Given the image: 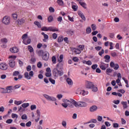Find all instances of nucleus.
Here are the masks:
<instances>
[{
  "label": "nucleus",
  "instance_id": "38",
  "mask_svg": "<svg viewBox=\"0 0 129 129\" xmlns=\"http://www.w3.org/2000/svg\"><path fill=\"white\" fill-rule=\"evenodd\" d=\"M28 49L29 51L30 52V53H33V52H34V49L33 48V47L31 46L28 45Z\"/></svg>",
  "mask_w": 129,
  "mask_h": 129
},
{
  "label": "nucleus",
  "instance_id": "58",
  "mask_svg": "<svg viewBox=\"0 0 129 129\" xmlns=\"http://www.w3.org/2000/svg\"><path fill=\"white\" fill-rule=\"evenodd\" d=\"M111 55L112 57H116V56H117V53L115 52H112L111 53Z\"/></svg>",
  "mask_w": 129,
  "mask_h": 129
},
{
  "label": "nucleus",
  "instance_id": "51",
  "mask_svg": "<svg viewBox=\"0 0 129 129\" xmlns=\"http://www.w3.org/2000/svg\"><path fill=\"white\" fill-rule=\"evenodd\" d=\"M45 76H46V77H51V76H52V74L51 72H46L45 73Z\"/></svg>",
  "mask_w": 129,
  "mask_h": 129
},
{
  "label": "nucleus",
  "instance_id": "14",
  "mask_svg": "<svg viewBox=\"0 0 129 129\" xmlns=\"http://www.w3.org/2000/svg\"><path fill=\"white\" fill-rule=\"evenodd\" d=\"M10 52H11V53H16L19 52V48H18V47H13L10 48Z\"/></svg>",
  "mask_w": 129,
  "mask_h": 129
},
{
  "label": "nucleus",
  "instance_id": "9",
  "mask_svg": "<svg viewBox=\"0 0 129 129\" xmlns=\"http://www.w3.org/2000/svg\"><path fill=\"white\" fill-rule=\"evenodd\" d=\"M49 56H50L49 52L47 51H44L42 56L43 60H44L45 61H48V60H49Z\"/></svg>",
  "mask_w": 129,
  "mask_h": 129
},
{
  "label": "nucleus",
  "instance_id": "2",
  "mask_svg": "<svg viewBox=\"0 0 129 129\" xmlns=\"http://www.w3.org/2000/svg\"><path fill=\"white\" fill-rule=\"evenodd\" d=\"M52 73L53 77L56 79V78H58V77H61L62 75L64 74V73L63 72L58 70V69L54 68L53 70L52 71Z\"/></svg>",
  "mask_w": 129,
  "mask_h": 129
},
{
  "label": "nucleus",
  "instance_id": "33",
  "mask_svg": "<svg viewBox=\"0 0 129 129\" xmlns=\"http://www.w3.org/2000/svg\"><path fill=\"white\" fill-rule=\"evenodd\" d=\"M1 42H2V43L7 44V43H8V39H7L6 38H2L1 39Z\"/></svg>",
  "mask_w": 129,
  "mask_h": 129
},
{
  "label": "nucleus",
  "instance_id": "8",
  "mask_svg": "<svg viewBox=\"0 0 129 129\" xmlns=\"http://www.w3.org/2000/svg\"><path fill=\"white\" fill-rule=\"evenodd\" d=\"M43 96L45 97V98H46V99H47V100H48L49 101H56V100H57L56 98L53 96H49L47 94H44Z\"/></svg>",
  "mask_w": 129,
  "mask_h": 129
},
{
  "label": "nucleus",
  "instance_id": "12",
  "mask_svg": "<svg viewBox=\"0 0 129 129\" xmlns=\"http://www.w3.org/2000/svg\"><path fill=\"white\" fill-rule=\"evenodd\" d=\"M9 65L10 68H15L16 67V61L14 60H9Z\"/></svg>",
  "mask_w": 129,
  "mask_h": 129
},
{
  "label": "nucleus",
  "instance_id": "53",
  "mask_svg": "<svg viewBox=\"0 0 129 129\" xmlns=\"http://www.w3.org/2000/svg\"><path fill=\"white\" fill-rule=\"evenodd\" d=\"M52 62L53 64H56V57L54 56L52 57Z\"/></svg>",
  "mask_w": 129,
  "mask_h": 129
},
{
  "label": "nucleus",
  "instance_id": "39",
  "mask_svg": "<svg viewBox=\"0 0 129 129\" xmlns=\"http://www.w3.org/2000/svg\"><path fill=\"white\" fill-rule=\"evenodd\" d=\"M96 122H97V120H96V119H92L90 120V121L88 122V123H96Z\"/></svg>",
  "mask_w": 129,
  "mask_h": 129
},
{
  "label": "nucleus",
  "instance_id": "27",
  "mask_svg": "<svg viewBox=\"0 0 129 129\" xmlns=\"http://www.w3.org/2000/svg\"><path fill=\"white\" fill-rule=\"evenodd\" d=\"M63 59H64V55L63 54H60L58 59V62L61 63V62L63 61Z\"/></svg>",
  "mask_w": 129,
  "mask_h": 129
},
{
  "label": "nucleus",
  "instance_id": "50",
  "mask_svg": "<svg viewBox=\"0 0 129 129\" xmlns=\"http://www.w3.org/2000/svg\"><path fill=\"white\" fill-rule=\"evenodd\" d=\"M86 33L87 34H90V33H91V28L90 27H88L86 29Z\"/></svg>",
  "mask_w": 129,
  "mask_h": 129
},
{
  "label": "nucleus",
  "instance_id": "54",
  "mask_svg": "<svg viewBox=\"0 0 129 129\" xmlns=\"http://www.w3.org/2000/svg\"><path fill=\"white\" fill-rule=\"evenodd\" d=\"M27 71L28 72H30L31 70H32V67H31L30 65H29L27 68H26Z\"/></svg>",
  "mask_w": 129,
  "mask_h": 129
},
{
  "label": "nucleus",
  "instance_id": "26",
  "mask_svg": "<svg viewBox=\"0 0 129 129\" xmlns=\"http://www.w3.org/2000/svg\"><path fill=\"white\" fill-rule=\"evenodd\" d=\"M104 58L106 59L105 62L108 63V62H109V60L110 59V56L108 55H105Z\"/></svg>",
  "mask_w": 129,
  "mask_h": 129
},
{
  "label": "nucleus",
  "instance_id": "7",
  "mask_svg": "<svg viewBox=\"0 0 129 129\" xmlns=\"http://www.w3.org/2000/svg\"><path fill=\"white\" fill-rule=\"evenodd\" d=\"M10 22L11 18H10L9 16L4 17L2 20V23H3L4 25H10Z\"/></svg>",
  "mask_w": 129,
  "mask_h": 129
},
{
  "label": "nucleus",
  "instance_id": "49",
  "mask_svg": "<svg viewBox=\"0 0 129 129\" xmlns=\"http://www.w3.org/2000/svg\"><path fill=\"white\" fill-rule=\"evenodd\" d=\"M22 119H28V116H27V114H24L21 116Z\"/></svg>",
  "mask_w": 129,
  "mask_h": 129
},
{
  "label": "nucleus",
  "instance_id": "42",
  "mask_svg": "<svg viewBox=\"0 0 129 129\" xmlns=\"http://www.w3.org/2000/svg\"><path fill=\"white\" fill-rule=\"evenodd\" d=\"M20 75V72L19 71H15L13 73V76H18Z\"/></svg>",
  "mask_w": 129,
  "mask_h": 129
},
{
  "label": "nucleus",
  "instance_id": "61",
  "mask_svg": "<svg viewBox=\"0 0 129 129\" xmlns=\"http://www.w3.org/2000/svg\"><path fill=\"white\" fill-rule=\"evenodd\" d=\"M119 102H120V101L119 100H114L113 101V103H114V104H119Z\"/></svg>",
  "mask_w": 129,
  "mask_h": 129
},
{
  "label": "nucleus",
  "instance_id": "15",
  "mask_svg": "<svg viewBox=\"0 0 129 129\" xmlns=\"http://www.w3.org/2000/svg\"><path fill=\"white\" fill-rule=\"evenodd\" d=\"M26 19L25 18H22L20 19H18L17 23L18 25H23L25 23Z\"/></svg>",
  "mask_w": 129,
  "mask_h": 129
},
{
  "label": "nucleus",
  "instance_id": "48",
  "mask_svg": "<svg viewBox=\"0 0 129 129\" xmlns=\"http://www.w3.org/2000/svg\"><path fill=\"white\" fill-rule=\"evenodd\" d=\"M12 118H18V117H19V116H18V114H17L12 113Z\"/></svg>",
  "mask_w": 129,
  "mask_h": 129
},
{
  "label": "nucleus",
  "instance_id": "43",
  "mask_svg": "<svg viewBox=\"0 0 129 129\" xmlns=\"http://www.w3.org/2000/svg\"><path fill=\"white\" fill-rule=\"evenodd\" d=\"M91 67L93 70H95V69H97V67H98V65H97V64H93Z\"/></svg>",
  "mask_w": 129,
  "mask_h": 129
},
{
  "label": "nucleus",
  "instance_id": "63",
  "mask_svg": "<svg viewBox=\"0 0 129 129\" xmlns=\"http://www.w3.org/2000/svg\"><path fill=\"white\" fill-rule=\"evenodd\" d=\"M12 122H13V119H9L6 121V123L10 124V123H12Z\"/></svg>",
  "mask_w": 129,
  "mask_h": 129
},
{
  "label": "nucleus",
  "instance_id": "30",
  "mask_svg": "<svg viewBox=\"0 0 129 129\" xmlns=\"http://www.w3.org/2000/svg\"><path fill=\"white\" fill-rule=\"evenodd\" d=\"M47 21H48V23H51V22H53V21H54V18H53V16H49L48 17Z\"/></svg>",
  "mask_w": 129,
  "mask_h": 129
},
{
  "label": "nucleus",
  "instance_id": "44",
  "mask_svg": "<svg viewBox=\"0 0 129 129\" xmlns=\"http://www.w3.org/2000/svg\"><path fill=\"white\" fill-rule=\"evenodd\" d=\"M61 124L64 127H66V126H67V122L65 120H63L62 121Z\"/></svg>",
  "mask_w": 129,
  "mask_h": 129
},
{
  "label": "nucleus",
  "instance_id": "60",
  "mask_svg": "<svg viewBox=\"0 0 129 129\" xmlns=\"http://www.w3.org/2000/svg\"><path fill=\"white\" fill-rule=\"evenodd\" d=\"M91 28L93 31H95V30H96V25H95V24H92Z\"/></svg>",
  "mask_w": 129,
  "mask_h": 129
},
{
  "label": "nucleus",
  "instance_id": "34",
  "mask_svg": "<svg viewBox=\"0 0 129 129\" xmlns=\"http://www.w3.org/2000/svg\"><path fill=\"white\" fill-rule=\"evenodd\" d=\"M29 105H30V104L29 103H24L22 104V106L24 108H26V107H28Z\"/></svg>",
  "mask_w": 129,
  "mask_h": 129
},
{
  "label": "nucleus",
  "instance_id": "32",
  "mask_svg": "<svg viewBox=\"0 0 129 129\" xmlns=\"http://www.w3.org/2000/svg\"><path fill=\"white\" fill-rule=\"evenodd\" d=\"M34 24L37 26L38 28H41V23H40V22H38L37 21H35Z\"/></svg>",
  "mask_w": 129,
  "mask_h": 129
},
{
  "label": "nucleus",
  "instance_id": "23",
  "mask_svg": "<svg viewBox=\"0 0 129 129\" xmlns=\"http://www.w3.org/2000/svg\"><path fill=\"white\" fill-rule=\"evenodd\" d=\"M56 3L60 7H63V6H64V2H63L62 0H57Z\"/></svg>",
  "mask_w": 129,
  "mask_h": 129
},
{
  "label": "nucleus",
  "instance_id": "56",
  "mask_svg": "<svg viewBox=\"0 0 129 129\" xmlns=\"http://www.w3.org/2000/svg\"><path fill=\"white\" fill-rule=\"evenodd\" d=\"M58 37V35L56 33L52 34V38L54 40H56V38Z\"/></svg>",
  "mask_w": 129,
  "mask_h": 129
},
{
  "label": "nucleus",
  "instance_id": "37",
  "mask_svg": "<svg viewBox=\"0 0 129 129\" xmlns=\"http://www.w3.org/2000/svg\"><path fill=\"white\" fill-rule=\"evenodd\" d=\"M72 8L73 10H74V12H76L77 10H78V6L77 5H73Z\"/></svg>",
  "mask_w": 129,
  "mask_h": 129
},
{
  "label": "nucleus",
  "instance_id": "47",
  "mask_svg": "<svg viewBox=\"0 0 129 129\" xmlns=\"http://www.w3.org/2000/svg\"><path fill=\"white\" fill-rule=\"evenodd\" d=\"M83 49H84V45H80L79 46V50H80L81 52H82V51H83Z\"/></svg>",
  "mask_w": 129,
  "mask_h": 129
},
{
  "label": "nucleus",
  "instance_id": "28",
  "mask_svg": "<svg viewBox=\"0 0 129 129\" xmlns=\"http://www.w3.org/2000/svg\"><path fill=\"white\" fill-rule=\"evenodd\" d=\"M63 36L60 35L57 38V42L58 43H61L63 42Z\"/></svg>",
  "mask_w": 129,
  "mask_h": 129
},
{
  "label": "nucleus",
  "instance_id": "4",
  "mask_svg": "<svg viewBox=\"0 0 129 129\" xmlns=\"http://www.w3.org/2000/svg\"><path fill=\"white\" fill-rule=\"evenodd\" d=\"M74 105L76 107H86L87 106V103L83 101L77 102L76 101H74Z\"/></svg>",
  "mask_w": 129,
  "mask_h": 129
},
{
  "label": "nucleus",
  "instance_id": "29",
  "mask_svg": "<svg viewBox=\"0 0 129 129\" xmlns=\"http://www.w3.org/2000/svg\"><path fill=\"white\" fill-rule=\"evenodd\" d=\"M56 67L58 69H62L63 68V63L59 62L57 64Z\"/></svg>",
  "mask_w": 129,
  "mask_h": 129
},
{
  "label": "nucleus",
  "instance_id": "62",
  "mask_svg": "<svg viewBox=\"0 0 129 129\" xmlns=\"http://www.w3.org/2000/svg\"><path fill=\"white\" fill-rule=\"evenodd\" d=\"M109 36L110 38H111V39H113V38H114V33H109Z\"/></svg>",
  "mask_w": 129,
  "mask_h": 129
},
{
  "label": "nucleus",
  "instance_id": "36",
  "mask_svg": "<svg viewBox=\"0 0 129 129\" xmlns=\"http://www.w3.org/2000/svg\"><path fill=\"white\" fill-rule=\"evenodd\" d=\"M16 58L17 56L16 55H11L9 57V59H10V60H14V61L16 60Z\"/></svg>",
  "mask_w": 129,
  "mask_h": 129
},
{
  "label": "nucleus",
  "instance_id": "1",
  "mask_svg": "<svg viewBox=\"0 0 129 129\" xmlns=\"http://www.w3.org/2000/svg\"><path fill=\"white\" fill-rule=\"evenodd\" d=\"M74 101L75 100L73 99H71L70 100H67V99H62V103L61 104L62 106L64 107V108H67L68 106L70 107H73V104L74 105Z\"/></svg>",
  "mask_w": 129,
  "mask_h": 129
},
{
  "label": "nucleus",
  "instance_id": "24",
  "mask_svg": "<svg viewBox=\"0 0 129 129\" xmlns=\"http://www.w3.org/2000/svg\"><path fill=\"white\" fill-rule=\"evenodd\" d=\"M73 51L76 53V54H80L81 53V50L78 48H74Z\"/></svg>",
  "mask_w": 129,
  "mask_h": 129
},
{
  "label": "nucleus",
  "instance_id": "5",
  "mask_svg": "<svg viewBox=\"0 0 129 129\" xmlns=\"http://www.w3.org/2000/svg\"><path fill=\"white\" fill-rule=\"evenodd\" d=\"M33 76H34V72L32 71H30L29 73L28 72H25L24 73V77L26 78V79H28V80L31 79Z\"/></svg>",
  "mask_w": 129,
  "mask_h": 129
},
{
  "label": "nucleus",
  "instance_id": "45",
  "mask_svg": "<svg viewBox=\"0 0 129 129\" xmlns=\"http://www.w3.org/2000/svg\"><path fill=\"white\" fill-rule=\"evenodd\" d=\"M36 108H37V106H36V105H32L30 106L31 110H35Z\"/></svg>",
  "mask_w": 129,
  "mask_h": 129
},
{
  "label": "nucleus",
  "instance_id": "22",
  "mask_svg": "<svg viewBox=\"0 0 129 129\" xmlns=\"http://www.w3.org/2000/svg\"><path fill=\"white\" fill-rule=\"evenodd\" d=\"M41 35H42L44 37V39H43V42H46V40H48L49 39V36L48 35L45 34V33L42 32Z\"/></svg>",
  "mask_w": 129,
  "mask_h": 129
},
{
  "label": "nucleus",
  "instance_id": "10",
  "mask_svg": "<svg viewBox=\"0 0 129 129\" xmlns=\"http://www.w3.org/2000/svg\"><path fill=\"white\" fill-rule=\"evenodd\" d=\"M108 66H109L108 64L105 63L103 62H101L99 65L100 68H101L102 70H104V71L106 70V69L108 68Z\"/></svg>",
  "mask_w": 129,
  "mask_h": 129
},
{
  "label": "nucleus",
  "instance_id": "20",
  "mask_svg": "<svg viewBox=\"0 0 129 129\" xmlns=\"http://www.w3.org/2000/svg\"><path fill=\"white\" fill-rule=\"evenodd\" d=\"M88 93V91H86L85 90H82L80 92V94L83 95V96H85V95H87Z\"/></svg>",
  "mask_w": 129,
  "mask_h": 129
},
{
  "label": "nucleus",
  "instance_id": "35",
  "mask_svg": "<svg viewBox=\"0 0 129 129\" xmlns=\"http://www.w3.org/2000/svg\"><path fill=\"white\" fill-rule=\"evenodd\" d=\"M44 53V51L43 50H39L37 52V54L38 56H42L43 54Z\"/></svg>",
  "mask_w": 129,
  "mask_h": 129
},
{
  "label": "nucleus",
  "instance_id": "16",
  "mask_svg": "<svg viewBox=\"0 0 129 129\" xmlns=\"http://www.w3.org/2000/svg\"><path fill=\"white\" fill-rule=\"evenodd\" d=\"M78 14L79 15V16L80 17H81V19H82V20H83V21L86 20V18H85V16H84V15L81 11H78Z\"/></svg>",
  "mask_w": 129,
  "mask_h": 129
},
{
  "label": "nucleus",
  "instance_id": "41",
  "mask_svg": "<svg viewBox=\"0 0 129 129\" xmlns=\"http://www.w3.org/2000/svg\"><path fill=\"white\" fill-rule=\"evenodd\" d=\"M36 115L37 117H41V112H40V110L37 109L36 110Z\"/></svg>",
  "mask_w": 129,
  "mask_h": 129
},
{
  "label": "nucleus",
  "instance_id": "31",
  "mask_svg": "<svg viewBox=\"0 0 129 129\" xmlns=\"http://www.w3.org/2000/svg\"><path fill=\"white\" fill-rule=\"evenodd\" d=\"M23 101H14V104H16V105H20V104H22L23 103Z\"/></svg>",
  "mask_w": 129,
  "mask_h": 129
},
{
  "label": "nucleus",
  "instance_id": "55",
  "mask_svg": "<svg viewBox=\"0 0 129 129\" xmlns=\"http://www.w3.org/2000/svg\"><path fill=\"white\" fill-rule=\"evenodd\" d=\"M49 11L50 13H54V12H55V9H54V8H53V7H49Z\"/></svg>",
  "mask_w": 129,
  "mask_h": 129
},
{
  "label": "nucleus",
  "instance_id": "19",
  "mask_svg": "<svg viewBox=\"0 0 129 129\" xmlns=\"http://www.w3.org/2000/svg\"><path fill=\"white\" fill-rule=\"evenodd\" d=\"M96 110H97V106L96 105H93L90 108V111L91 112H93L94 111H96Z\"/></svg>",
  "mask_w": 129,
  "mask_h": 129
},
{
  "label": "nucleus",
  "instance_id": "17",
  "mask_svg": "<svg viewBox=\"0 0 129 129\" xmlns=\"http://www.w3.org/2000/svg\"><path fill=\"white\" fill-rule=\"evenodd\" d=\"M7 93H12L13 90V86H10L6 87Z\"/></svg>",
  "mask_w": 129,
  "mask_h": 129
},
{
  "label": "nucleus",
  "instance_id": "40",
  "mask_svg": "<svg viewBox=\"0 0 129 129\" xmlns=\"http://www.w3.org/2000/svg\"><path fill=\"white\" fill-rule=\"evenodd\" d=\"M41 31H44L45 32H47V31H49V27L44 26V27H42Z\"/></svg>",
  "mask_w": 129,
  "mask_h": 129
},
{
  "label": "nucleus",
  "instance_id": "3",
  "mask_svg": "<svg viewBox=\"0 0 129 129\" xmlns=\"http://www.w3.org/2000/svg\"><path fill=\"white\" fill-rule=\"evenodd\" d=\"M22 39L23 40L22 43L24 45H29L31 44V39L28 38V34H24L22 36Z\"/></svg>",
  "mask_w": 129,
  "mask_h": 129
},
{
  "label": "nucleus",
  "instance_id": "59",
  "mask_svg": "<svg viewBox=\"0 0 129 129\" xmlns=\"http://www.w3.org/2000/svg\"><path fill=\"white\" fill-rule=\"evenodd\" d=\"M92 91H93L94 92H96L98 90L97 87H94L92 88Z\"/></svg>",
  "mask_w": 129,
  "mask_h": 129
},
{
  "label": "nucleus",
  "instance_id": "21",
  "mask_svg": "<svg viewBox=\"0 0 129 129\" xmlns=\"http://www.w3.org/2000/svg\"><path fill=\"white\" fill-rule=\"evenodd\" d=\"M79 4L81 6V7L84 8V9H87V5L85 2L80 1Z\"/></svg>",
  "mask_w": 129,
  "mask_h": 129
},
{
  "label": "nucleus",
  "instance_id": "11",
  "mask_svg": "<svg viewBox=\"0 0 129 129\" xmlns=\"http://www.w3.org/2000/svg\"><path fill=\"white\" fill-rule=\"evenodd\" d=\"M86 88H88L89 89H90L92 88V87H94V85L92 82L87 81L86 82Z\"/></svg>",
  "mask_w": 129,
  "mask_h": 129
},
{
  "label": "nucleus",
  "instance_id": "64",
  "mask_svg": "<svg viewBox=\"0 0 129 129\" xmlns=\"http://www.w3.org/2000/svg\"><path fill=\"white\" fill-rule=\"evenodd\" d=\"M97 120L98 121H101L102 120V116H98Z\"/></svg>",
  "mask_w": 129,
  "mask_h": 129
},
{
  "label": "nucleus",
  "instance_id": "25",
  "mask_svg": "<svg viewBox=\"0 0 129 129\" xmlns=\"http://www.w3.org/2000/svg\"><path fill=\"white\" fill-rule=\"evenodd\" d=\"M67 82L69 85H73V81L70 78H68L67 79Z\"/></svg>",
  "mask_w": 129,
  "mask_h": 129
},
{
  "label": "nucleus",
  "instance_id": "18",
  "mask_svg": "<svg viewBox=\"0 0 129 129\" xmlns=\"http://www.w3.org/2000/svg\"><path fill=\"white\" fill-rule=\"evenodd\" d=\"M121 104L122 105L123 109H126L127 108V102L126 101H122L121 102Z\"/></svg>",
  "mask_w": 129,
  "mask_h": 129
},
{
  "label": "nucleus",
  "instance_id": "6",
  "mask_svg": "<svg viewBox=\"0 0 129 129\" xmlns=\"http://www.w3.org/2000/svg\"><path fill=\"white\" fill-rule=\"evenodd\" d=\"M9 68V64L6 62H3L0 63V69L1 70H3V71H6V70H8Z\"/></svg>",
  "mask_w": 129,
  "mask_h": 129
},
{
  "label": "nucleus",
  "instance_id": "46",
  "mask_svg": "<svg viewBox=\"0 0 129 129\" xmlns=\"http://www.w3.org/2000/svg\"><path fill=\"white\" fill-rule=\"evenodd\" d=\"M114 70H118V68H119V66L118 64L116 63L115 64L114 67L113 68Z\"/></svg>",
  "mask_w": 129,
  "mask_h": 129
},
{
  "label": "nucleus",
  "instance_id": "57",
  "mask_svg": "<svg viewBox=\"0 0 129 129\" xmlns=\"http://www.w3.org/2000/svg\"><path fill=\"white\" fill-rule=\"evenodd\" d=\"M49 80L50 82H51V83H52V84H55V80H53L52 78H49Z\"/></svg>",
  "mask_w": 129,
  "mask_h": 129
},
{
  "label": "nucleus",
  "instance_id": "13",
  "mask_svg": "<svg viewBox=\"0 0 129 129\" xmlns=\"http://www.w3.org/2000/svg\"><path fill=\"white\" fill-rule=\"evenodd\" d=\"M48 31L50 32H58L59 29L55 27L50 26L48 27Z\"/></svg>",
  "mask_w": 129,
  "mask_h": 129
},
{
  "label": "nucleus",
  "instance_id": "52",
  "mask_svg": "<svg viewBox=\"0 0 129 129\" xmlns=\"http://www.w3.org/2000/svg\"><path fill=\"white\" fill-rule=\"evenodd\" d=\"M21 87V85L20 84H17L15 86H14L13 89H18V88H20Z\"/></svg>",
  "mask_w": 129,
  "mask_h": 129
}]
</instances>
